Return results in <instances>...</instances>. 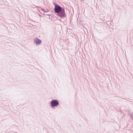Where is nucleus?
<instances>
[{
  "instance_id": "f257e3e1",
  "label": "nucleus",
  "mask_w": 133,
  "mask_h": 133,
  "mask_svg": "<svg viewBox=\"0 0 133 133\" xmlns=\"http://www.w3.org/2000/svg\"><path fill=\"white\" fill-rule=\"evenodd\" d=\"M54 10L55 13H59L61 11V8L59 6L56 5L55 6Z\"/></svg>"
},
{
  "instance_id": "f03ea898",
  "label": "nucleus",
  "mask_w": 133,
  "mask_h": 133,
  "mask_svg": "<svg viewBox=\"0 0 133 133\" xmlns=\"http://www.w3.org/2000/svg\"><path fill=\"white\" fill-rule=\"evenodd\" d=\"M59 104V102L57 100H52L51 102V106L52 107L56 106Z\"/></svg>"
},
{
  "instance_id": "7ed1b4c3",
  "label": "nucleus",
  "mask_w": 133,
  "mask_h": 133,
  "mask_svg": "<svg viewBox=\"0 0 133 133\" xmlns=\"http://www.w3.org/2000/svg\"><path fill=\"white\" fill-rule=\"evenodd\" d=\"M60 12L58 15V16L62 18L66 17V15L64 10L61 11Z\"/></svg>"
},
{
  "instance_id": "20e7f679",
  "label": "nucleus",
  "mask_w": 133,
  "mask_h": 133,
  "mask_svg": "<svg viewBox=\"0 0 133 133\" xmlns=\"http://www.w3.org/2000/svg\"><path fill=\"white\" fill-rule=\"evenodd\" d=\"M35 42L37 44H39L41 42V41L38 39L36 38L35 40Z\"/></svg>"
}]
</instances>
